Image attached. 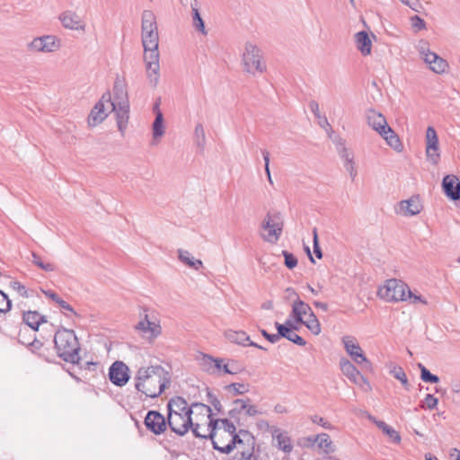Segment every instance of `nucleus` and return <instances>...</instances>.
<instances>
[{
	"label": "nucleus",
	"instance_id": "f257e3e1",
	"mask_svg": "<svg viewBox=\"0 0 460 460\" xmlns=\"http://www.w3.org/2000/svg\"><path fill=\"white\" fill-rule=\"evenodd\" d=\"M141 40L146 75L150 84L155 87L160 77L159 35L155 15L150 10H145L142 13Z\"/></svg>",
	"mask_w": 460,
	"mask_h": 460
},
{
	"label": "nucleus",
	"instance_id": "f03ea898",
	"mask_svg": "<svg viewBox=\"0 0 460 460\" xmlns=\"http://www.w3.org/2000/svg\"><path fill=\"white\" fill-rule=\"evenodd\" d=\"M135 388L146 397H158L171 384V374L161 365L139 367L134 377Z\"/></svg>",
	"mask_w": 460,
	"mask_h": 460
},
{
	"label": "nucleus",
	"instance_id": "7ed1b4c3",
	"mask_svg": "<svg viewBox=\"0 0 460 460\" xmlns=\"http://www.w3.org/2000/svg\"><path fill=\"white\" fill-rule=\"evenodd\" d=\"M208 434H203L204 438H209L211 439L213 448L222 454H230L234 448L236 453L239 449H243L245 446H250L255 443L253 435L246 429H239L237 435H229L225 431L212 430L208 428Z\"/></svg>",
	"mask_w": 460,
	"mask_h": 460
},
{
	"label": "nucleus",
	"instance_id": "20e7f679",
	"mask_svg": "<svg viewBox=\"0 0 460 460\" xmlns=\"http://www.w3.org/2000/svg\"><path fill=\"white\" fill-rule=\"evenodd\" d=\"M54 344L60 358L72 364L79 363L81 348L74 331L66 328L58 330L54 336Z\"/></svg>",
	"mask_w": 460,
	"mask_h": 460
},
{
	"label": "nucleus",
	"instance_id": "39448f33",
	"mask_svg": "<svg viewBox=\"0 0 460 460\" xmlns=\"http://www.w3.org/2000/svg\"><path fill=\"white\" fill-rule=\"evenodd\" d=\"M366 119L369 127L376 131L386 142V144L396 152H402L403 146L394 129L388 125L385 116L369 109L366 111Z\"/></svg>",
	"mask_w": 460,
	"mask_h": 460
},
{
	"label": "nucleus",
	"instance_id": "423d86ee",
	"mask_svg": "<svg viewBox=\"0 0 460 460\" xmlns=\"http://www.w3.org/2000/svg\"><path fill=\"white\" fill-rule=\"evenodd\" d=\"M167 422L170 429L178 436H184L190 429L197 438H205V436L199 431L200 424L194 423L191 415L185 413H168Z\"/></svg>",
	"mask_w": 460,
	"mask_h": 460
},
{
	"label": "nucleus",
	"instance_id": "0eeeda50",
	"mask_svg": "<svg viewBox=\"0 0 460 460\" xmlns=\"http://www.w3.org/2000/svg\"><path fill=\"white\" fill-rule=\"evenodd\" d=\"M284 227V221L280 212L267 213L261 222V228L265 231L261 234L268 243H276L280 238Z\"/></svg>",
	"mask_w": 460,
	"mask_h": 460
},
{
	"label": "nucleus",
	"instance_id": "6e6552de",
	"mask_svg": "<svg viewBox=\"0 0 460 460\" xmlns=\"http://www.w3.org/2000/svg\"><path fill=\"white\" fill-rule=\"evenodd\" d=\"M243 64L244 71L252 75L262 74L266 71V64L262 61L261 49L251 42L245 44Z\"/></svg>",
	"mask_w": 460,
	"mask_h": 460
},
{
	"label": "nucleus",
	"instance_id": "1a4fd4ad",
	"mask_svg": "<svg viewBox=\"0 0 460 460\" xmlns=\"http://www.w3.org/2000/svg\"><path fill=\"white\" fill-rule=\"evenodd\" d=\"M409 287L403 281L391 279L385 281V284L379 288L377 295L380 298L387 302H399L407 299Z\"/></svg>",
	"mask_w": 460,
	"mask_h": 460
},
{
	"label": "nucleus",
	"instance_id": "9d476101",
	"mask_svg": "<svg viewBox=\"0 0 460 460\" xmlns=\"http://www.w3.org/2000/svg\"><path fill=\"white\" fill-rule=\"evenodd\" d=\"M194 408L205 413L208 418L211 415V408L209 406L204 403H192L189 406L188 402L181 396L172 397L167 403L168 413L192 415Z\"/></svg>",
	"mask_w": 460,
	"mask_h": 460
},
{
	"label": "nucleus",
	"instance_id": "9b49d317",
	"mask_svg": "<svg viewBox=\"0 0 460 460\" xmlns=\"http://www.w3.org/2000/svg\"><path fill=\"white\" fill-rule=\"evenodd\" d=\"M60 48L59 40L53 35H44L34 38L27 44V50L30 52L49 53Z\"/></svg>",
	"mask_w": 460,
	"mask_h": 460
},
{
	"label": "nucleus",
	"instance_id": "f8f14e48",
	"mask_svg": "<svg viewBox=\"0 0 460 460\" xmlns=\"http://www.w3.org/2000/svg\"><path fill=\"white\" fill-rule=\"evenodd\" d=\"M425 140L427 158L432 164L437 165L440 159V153L438 134L433 127H428Z\"/></svg>",
	"mask_w": 460,
	"mask_h": 460
},
{
	"label": "nucleus",
	"instance_id": "ddd939ff",
	"mask_svg": "<svg viewBox=\"0 0 460 460\" xmlns=\"http://www.w3.org/2000/svg\"><path fill=\"white\" fill-rule=\"evenodd\" d=\"M251 399L247 398L243 399H236L232 402V408L228 411V415L231 419L236 420L239 421V416L242 412L244 411L245 415L253 417L259 414H261L255 405H252L249 402Z\"/></svg>",
	"mask_w": 460,
	"mask_h": 460
},
{
	"label": "nucleus",
	"instance_id": "4468645a",
	"mask_svg": "<svg viewBox=\"0 0 460 460\" xmlns=\"http://www.w3.org/2000/svg\"><path fill=\"white\" fill-rule=\"evenodd\" d=\"M140 317L141 320L136 325V330L140 332L143 336L147 337L149 340H154L161 334L162 328L160 324L149 320L146 309H143V314H140Z\"/></svg>",
	"mask_w": 460,
	"mask_h": 460
},
{
	"label": "nucleus",
	"instance_id": "2eb2a0df",
	"mask_svg": "<svg viewBox=\"0 0 460 460\" xmlns=\"http://www.w3.org/2000/svg\"><path fill=\"white\" fill-rule=\"evenodd\" d=\"M144 423L146 429L155 435L164 433L168 426L167 418L157 411H149Z\"/></svg>",
	"mask_w": 460,
	"mask_h": 460
},
{
	"label": "nucleus",
	"instance_id": "dca6fc26",
	"mask_svg": "<svg viewBox=\"0 0 460 460\" xmlns=\"http://www.w3.org/2000/svg\"><path fill=\"white\" fill-rule=\"evenodd\" d=\"M342 342L346 352L349 355L351 359L358 365L365 363L370 365V362L363 353L361 347L353 336H345L342 338Z\"/></svg>",
	"mask_w": 460,
	"mask_h": 460
},
{
	"label": "nucleus",
	"instance_id": "f3484780",
	"mask_svg": "<svg viewBox=\"0 0 460 460\" xmlns=\"http://www.w3.org/2000/svg\"><path fill=\"white\" fill-rule=\"evenodd\" d=\"M106 103L108 108L116 114V120L119 131L124 136L129 119V104L113 105L111 104V93H107Z\"/></svg>",
	"mask_w": 460,
	"mask_h": 460
},
{
	"label": "nucleus",
	"instance_id": "a211bd4d",
	"mask_svg": "<svg viewBox=\"0 0 460 460\" xmlns=\"http://www.w3.org/2000/svg\"><path fill=\"white\" fill-rule=\"evenodd\" d=\"M109 377L117 386L125 385L129 380V368L122 361H115L110 367Z\"/></svg>",
	"mask_w": 460,
	"mask_h": 460
},
{
	"label": "nucleus",
	"instance_id": "6ab92c4d",
	"mask_svg": "<svg viewBox=\"0 0 460 460\" xmlns=\"http://www.w3.org/2000/svg\"><path fill=\"white\" fill-rule=\"evenodd\" d=\"M340 367L344 376H346L352 383L357 385L363 386L366 385L369 386L368 382L363 375L357 369V367L347 358H341L340 361Z\"/></svg>",
	"mask_w": 460,
	"mask_h": 460
},
{
	"label": "nucleus",
	"instance_id": "aec40b11",
	"mask_svg": "<svg viewBox=\"0 0 460 460\" xmlns=\"http://www.w3.org/2000/svg\"><path fill=\"white\" fill-rule=\"evenodd\" d=\"M107 98V93L103 94L101 100L95 104V106L91 111V113L88 118V123L90 126L94 127L100 124L108 116L107 111H111V109L108 108V105L106 103Z\"/></svg>",
	"mask_w": 460,
	"mask_h": 460
},
{
	"label": "nucleus",
	"instance_id": "412c9836",
	"mask_svg": "<svg viewBox=\"0 0 460 460\" xmlns=\"http://www.w3.org/2000/svg\"><path fill=\"white\" fill-rule=\"evenodd\" d=\"M442 189L446 196L451 200L460 199V181L456 175H446L442 181Z\"/></svg>",
	"mask_w": 460,
	"mask_h": 460
},
{
	"label": "nucleus",
	"instance_id": "4be33fe9",
	"mask_svg": "<svg viewBox=\"0 0 460 460\" xmlns=\"http://www.w3.org/2000/svg\"><path fill=\"white\" fill-rule=\"evenodd\" d=\"M226 338L232 343L242 346H252L260 349L266 350V349L250 340V336L243 331L228 330L225 333Z\"/></svg>",
	"mask_w": 460,
	"mask_h": 460
},
{
	"label": "nucleus",
	"instance_id": "5701e85b",
	"mask_svg": "<svg viewBox=\"0 0 460 460\" xmlns=\"http://www.w3.org/2000/svg\"><path fill=\"white\" fill-rule=\"evenodd\" d=\"M399 206L400 209L406 217L418 215L423 208L419 196H411L408 199L402 200Z\"/></svg>",
	"mask_w": 460,
	"mask_h": 460
},
{
	"label": "nucleus",
	"instance_id": "b1692460",
	"mask_svg": "<svg viewBox=\"0 0 460 460\" xmlns=\"http://www.w3.org/2000/svg\"><path fill=\"white\" fill-rule=\"evenodd\" d=\"M112 92H113V101H111V104H113V105L129 104L127 86L123 80L119 79V77L115 80Z\"/></svg>",
	"mask_w": 460,
	"mask_h": 460
},
{
	"label": "nucleus",
	"instance_id": "393cba45",
	"mask_svg": "<svg viewBox=\"0 0 460 460\" xmlns=\"http://www.w3.org/2000/svg\"><path fill=\"white\" fill-rule=\"evenodd\" d=\"M313 313L314 312L310 305L297 297L292 304V312L290 316L294 317L296 323H298L303 322L304 317H307Z\"/></svg>",
	"mask_w": 460,
	"mask_h": 460
},
{
	"label": "nucleus",
	"instance_id": "a878e982",
	"mask_svg": "<svg viewBox=\"0 0 460 460\" xmlns=\"http://www.w3.org/2000/svg\"><path fill=\"white\" fill-rule=\"evenodd\" d=\"M59 20L65 28L79 31L84 30V24L80 16L74 12L66 11L60 14Z\"/></svg>",
	"mask_w": 460,
	"mask_h": 460
},
{
	"label": "nucleus",
	"instance_id": "bb28decb",
	"mask_svg": "<svg viewBox=\"0 0 460 460\" xmlns=\"http://www.w3.org/2000/svg\"><path fill=\"white\" fill-rule=\"evenodd\" d=\"M424 61L429 69L436 74H443L448 68L447 61L435 52L428 54L427 58H424Z\"/></svg>",
	"mask_w": 460,
	"mask_h": 460
},
{
	"label": "nucleus",
	"instance_id": "cd10ccee",
	"mask_svg": "<svg viewBox=\"0 0 460 460\" xmlns=\"http://www.w3.org/2000/svg\"><path fill=\"white\" fill-rule=\"evenodd\" d=\"M208 419V428L212 429V430H221L229 435H237L238 432H236L234 424L228 419L214 420L211 416Z\"/></svg>",
	"mask_w": 460,
	"mask_h": 460
},
{
	"label": "nucleus",
	"instance_id": "c85d7f7f",
	"mask_svg": "<svg viewBox=\"0 0 460 460\" xmlns=\"http://www.w3.org/2000/svg\"><path fill=\"white\" fill-rule=\"evenodd\" d=\"M22 322L29 326L32 332H36L39 326L46 323V317L37 311H27L22 313Z\"/></svg>",
	"mask_w": 460,
	"mask_h": 460
},
{
	"label": "nucleus",
	"instance_id": "c756f323",
	"mask_svg": "<svg viewBox=\"0 0 460 460\" xmlns=\"http://www.w3.org/2000/svg\"><path fill=\"white\" fill-rule=\"evenodd\" d=\"M273 438L277 441V447L285 453H290L293 449L291 439L287 432H282L280 429H275Z\"/></svg>",
	"mask_w": 460,
	"mask_h": 460
},
{
	"label": "nucleus",
	"instance_id": "7c9ffc66",
	"mask_svg": "<svg viewBox=\"0 0 460 460\" xmlns=\"http://www.w3.org/2000/svg\"><path fill=\"white\" fill-rule=\"evenodd\" d=\"M356 45L358 49L363 56H367L371 53V40L368 34L362 31L355 34Z\"/></svg>",
	"mask_w": 460,
	"mask_h": 460
},
{
	"label": "nucleus",
	"instance_id": "2f4dec72",
	"mask_svg": "<svg viewBox=\"0 0 460 460\" xmlns=\"http://www.w3.org/2000/svg\"><path fill=\"white\" fill-rule=\"evenodd\" d=\"M155 119L153 122V136L154 138L160 137L164 134V116L162 111L159 110V103L156 102L155 105Z\"/></svg>",
	"mask_w": 460,
	"mask_h": 460
},
{
	"label": "nucleus",
	"instance_id": "473e14b6",
	"mask_svg": "<svg viewBox=\"0 0 460 460\" xmlns=\"http://www.w3.org/2000/svg\"><path fill=\"white\" fill-rule=\"evenodd\" d=\"M178 253L179 260L190 268L199 270L203 266V262L200 260L192 257L188 251L179 249Z\"/></svg>",
	"mask_w": 460,
	"mask_h": 460
},
{
	"label": "nucleus",
	"instance_id": "72a5a7b5",
	"mask_svg": "<svg viewBox=\"0 0 460 460\" xmlns=\"http://www.w3.org/2000/svg\"><path fill=\"white\" fill-rule=\"evenodd\" d=\"M254 445L245 446L243 449H239V453L229 458V460H257V456H254Z\"/></svg>",
	"mask_w": 460,
	"mask_h": 460
},
{
	"label": "nucleus",
	"instance_id": "f704fd0d",
	"mask_svg": "<svg viewBox=\"0 0 460 460\" xmlns=\"http://www.w3.org/2000/svg\"><path fill=\"white\" fill-rule=\"evenodd\" d=\"M223 362V358H214L208 355H204L203 357V365L206 370L212 374L215 373L216 370L221 371V363Z\"/></svg>",
	"mask_w": 460,
	"mask_h": 460
},
{
	"label": "nucleus",
	"instance_id": "c9c22d12",
	"mask_svg": "<svg viewBox=\"0 0 460 460\" xmlns=\"http://www.w3.org/2000/svg\"><path fill=\"white\" fill-rule=\"evenodd\" d=\"M299 323L304 324L314 335H318L321 332L320 322L314 313L305 317V320L303 319V322H300Z\"/></svg>",
	"mask_w": 460,
	"mask_h": 460
},
{
	"label": "nucleus",
	"instance_id": "e433bc0d",
	"mask_svg": "<svg viewBox=\"0 0 460 460\" xmlns=\"http://www.w3.org/2000/svg\"><path fill=\"white\" fill-rule=\"evenodd\" d=\"M195 5H197V1L196 0H195ZM191 9H192V24H193V27L197 31H200L203 35H207L208 31H206L205 23H204L203 19L200 16L199 9L196 6H194L193 4H191Z\"/></svg>",
	"mask_w": 460,
	"mask_h": 460
},
{
	"label": "nucleus",
	"instance_id": "4c0bfd02",
	"mask_svg": "<svg viewBox=\"0 0 460 460\" xmlns=\"http://www.w3.org/2000/svg\"><path fill=\"white\" fill-rule=\"evenodd\" d=\"M389 368L390 373L394 375V377L399 380L406 390H410V385L403 369L394 363H390Z\"/></svg>",
	"mask_w": 460,
	"mask_h": 460
},
{
	"label": "nucleus",
	"instance_id": "58836bf2",
	"mask_svg": "<svg viewBox=\"0 0 460 460\" xmlns=\"http://www.w3.org/2000/svg\"><path fill=\"white\" fill-rule=\"evenodd\" d=\"M315 441L317 442L318 447L324 452L328 453L333 451L332 442L328 434L323 433L321 435H318Z\"/></svg>",
	"mask_w": 460,
	"mask_h": 460
},
{
	"label": "nucleus",
	"instance_id": "ea45409f",
	"mask_svg": "<svg viewBox=\"0 0 460 460\" xmlns=\"http://www.w3.org/2000/svg\"><path fill=\"white\" fill-rule=\"evenodd\" d=\"M35 338L34 332L28 330L26 327L20 328L18 332V341L28 346L31 340Z\"/></svg>",
	"mask_w": 460,
	"mask_h": 460
},
{
	"label": "nucleus",
	"instance_id": "a19ab883",
	"mask_svg": "<svg viewBox=\"0 0 460 460\" xmlns=\"http://www.w3.org/2000/svg\"><path fill=\"white\" fill-rule=\"evenodd\" d=\"M419 367L420 368V378L422 381L431 384H436L439 382V377L429 372L422 364H419Z\"/></svg>",
	"mask_w": 460,
	"mask_h": 460
},
{
	"label": "nucleus",
	"instance_id": "79ce46f5",
	"mask_svg": "<svg viewBox=\"0 0 460 460\" xmlns=\"http://www.w3.org/2000/svg\"><path fill=\"white\" fill-rule=\"evenodd\" d=\"M10 287L23 297H30L32 296L33 290H29L19 281H12L10 283Z\"/></svg>",
	"mask_w": 460,
	"mask_h": 460
},
{
	"label": "nucleus",
	"instance_id": "37998d69",
	"mask_svg": "<svg viewBox=\"0 0 460 460\" xmlns=\"http://www.w3.org/2000/svg\"><path fill=\"white\" fill-rule=\"evenodd\" d=\"M226 389L234 395L243 394L249 391L248 385L241 383H232L228 385Z\"/></svg>",
	"mask_w": 460,
	"mask_h": 460
},
{
	"label": "nucleus",
	"instance_id": "c03bdc74",
	"mask_svg": "<svg viewBox=\"0 0 460 460\" xmlns=\"http://www.w3.org/2000/svg\"><path fill=\"white\" fill-rule=\"evenodd\" d=\"M194 136H195L197 145L199 147L203 148L205 142H206V135H205V130H204L202 124L199 123L196 125L195 130H194Z\"/></svg>",
	"mask_w": 460,
	"mask_h": 460
},
{
	"label": "nucleus",
	"instance_id": "a18cd8bd",
	"mask_svg": "<svg viewBox=\"0 0 460 460\" xmlns=\"http://www.w3.org/2000/svg\"><path fill=\"white\" fill-rule=\"evenodd\" d=\"M12 308V301L7 295L0 290V313H7Z\"/></svg>",
	"mask_w": 460,
	"mask_h": 460
},
{
	"label": "nucleus",
	"instance_id": "49530a36",
	"mask_svg": "<svg viewBox=\"0 0 460 460\" xmlns=\"http://www.w3.org/2000/svg\"><path fill=\"white\" fill-rule=\"evenodd\" d=\"M282 254L285 259V261H284L285 266L288 269L292 270L297 265V259L296 258V256L293 253H291L288 251H283Z\"/></svg>",
	"mask_w": 460,
	"mask_h": 460
},
{
	"label": "nucleus",
	"instance_id": "de8ad7c7",
	"mask_svg": "<svg viewBox=\"0 0 460 460\" xmlns=\"http://www.w3.org/2000/svg\"><path fill=\"white\" fill-rule=\"evenodd\" d=\"M438 400L432 394H428L423 401V403L420 405L421 408H428L429 410H433L437 407Z\"/></svg>",
	"mask_w": 460,
	"mask_h": 460
},
{
	"label": "nucleus",
	"instance_id": "09e8293b",
	"mask_svg": "<svg viewBox=\"0 0 460 460\" xmlns=\"http://www.w3.org/2000/svg\"><path fill=\"white\" fill-rule=\"evenodd\" d=\"M340 157L343 161V164L346 163H349L354 160V155L352 151L348 149L347 147H342L340 152H338Z\"/></svg>",
	"mask_w": 460,
	"mask_h": 460
},
{
	"label": "nucleus",
	"instance_id": "8fccbe9b",
	"mask_svg": "<svg viewBox=\"0 0 460 460\" xmlns=\"http://www.w3.org/2000/svg\"><path fill=\"white\" fill-rule=\"evenodd\" d=\"M275 327L278 331V333H276L277 336H279V341L280 340V338H288L289 332H290V328H288L287 325H283L278 322L275 323Z\"/></svg>",
	"mask_w": 460,
	"mask_h": 460
},
{
	"label": "nucleus",
	"instance_id": "3c124183",
	"mask_svg": "<svg viewBox=\"0 0 460 460\" xmlns=\"http://www.w3.org/2000/svg\"><path fill=\"white\" fill-rule=\"evenodd\" d=\"M318 124L321 128H324L328 132L329 137H332V135L334 134L332 127L330 126L327 118L324 115H320L317 117Z\"/></svg>",
	"mask_w": 460,
	"mask_h": 460
},
{
	"label": "nucleus",
	"instance_id": "603ef678",
	"mask_svg": "<svg viewBox=\"0 0 460 460\" xmlns=\"http://www.w3.org/2000/svg\"><path fill=\"white\" fill-rule=\"evenodd\" d=\"M262 156L265 162V172L267 174L268 181L270 184H273V181L270 171V153L267 150H262Z\"/></svg>",
	"mask_w": 460,
	"mask_h": 460
},
{
	"label": "nucleus",
	"instance_id": "864d4df0",
	"mask_svg": "<svg viewBox=\"0 0 460 460\" xmlns=\"http://www.w3.org/2000/svg\"><path fill=\"white\" fill-rule=\"evenodd\" d=\"M287 340H288L289 341H291L298 346H305L306 344V341L301 336H299L293 331H290Z\"/></svg>",
	"mask_w": 460,
	"mask_h": 460
},
{
	"label": "nucleus",
	"instance_id": "5fc2aeb1",
	"mask_svg": "<svg viewBox=\"0 0 460 460\" xmlns=\"http://www.w3.org/2000/svg\"><path fill=\"white\" fill-rule=\"evenodd\" d=\"M417 49L419 50V52L420 53V55L424 58H427V55L429 54V53H432L430 50H429V42L426 41V40H420L418 45H417Z\"/></svg>",
	"mask_w": 460,
	"mask_h": 460
},
{
	"label": "nucleus",
	"instance_id": "6e6d98bb",
	"mask_svg": "<svg viewBox=\"0 0 460 460\" xmlns=\"http://www.w3.org/2000/svg\"><path fill=\"white\" fill-rule=\"evenodd\" d=\"M313 235H314V252L315 256L318 259H322L323 258V252H322V250H321L320 245H319L318 235H317V229L316 228H314Z\"/></svg>",
	"mask_w": 460,
	"mask_h": 460
},
{
	"label": "nucleus",
	"instance_id": "4d7b16f0",
	"mask_svg": "<svg viewBox=\"0 0 460 460\" xmlns=\"http://www.w3.org/2000/svg\"><path fill=\"white\" fill-rule=\"evenodd\" d=\"M385 434H386L394 443L399 444L401 442V436L399 432H397L395 429H394L392 427H388L385 431Z\"/></svg>",
	"mask_w": 460,
	"mask_h": 460
},
{
	"label": "nucleus",
	"instance_id": "13d9d810",
	"mask_svg": "<svg viewBox=\"0 0 460 460\" xmlns=\"http://www.w3.org/2000/svg\"><path fill=\"white\" fill-rule=\"evenodd\" d=\"M411 27L416 31H420L425 28V22L418 15H414L411 18Z\"/></svg>",
	"mask_w": 460,
	"mask_h": 460
},
{
	"label": "nucleus",
	"instance_id": "bf43d9fd",
	"mask_svg": "<svg viewBox=\"0 0 460 460\" xmlns=\"http://www.w3.org/2000/svg\"><path fill=\"white\" fill-rule=\"evenodd\" d=\"M407 297L409 299H411V303H412V304H417V303H421L423 305L428 304L427 300L423 296L413 294L410 290V288L408 289Z\"/></svg>",
	"mask_w": 460,
	"mask_h": 460
},
{
	"label": "nucleus",
	"instance_id": "052dcab7",
	"mask_svg": "<svg viewBox=\"0 0 460 460\" xmlns=\"http://www.w3.org/2000/svg\"><path fill=\"white\" fill-rule=\"evenodd\" d=\"M27 347L30 349L31 352L37 353L43 347V343L40 340H37L35 337L31 340V341L29 343Z\"/></svg>",
	"mask_w": 460,
	"mask_h": 460
},
{
	"label": "nucleus",
	"instance_id": "680f3d73",
	"mask_svg": "<svg viewBox=\"0 0 460 460\" xmlns=\"http://www.w3.org/2000/svg\"><path fill=\"white\" fill-rule=\"evenodd\" d=\"M343 165H344L345 170L349 172L351 180L354 181L358 174L357 169L354 164V160L349 163H346Z\"/></svg>",
	"mask_w": 460,
	"mask_h": 460
},
{
	"label": "nucleus",
	"instance_id": "e2e57ef3",
	"mask_svg": "<svg viewBox=\"0 0 460 460\" xmlns=\"http://www.w3.org/2000/svg\"><path fill=\"white\" fill-rule=\"evenodd\" d=\"M330 138L334 143L337 152H340L342 147H346L345 140L342 137H341L340 136L332 135V137H330Z\"/></svg>",
	"mask_w": 460,
	"mask_h": 460
},
{
	"label": "nucleus",
	"instance_id": "0e129e2a",
	"mask_svg": "<svg viewBox=\"0 0 460 460\" xmlns=\"http://www.w3.org/2000/svg\"><path fill=\"white\" fill-rule=\"evenodd\" d=\"M62 309L70 312L71 314L77 315L73 307L61 297L56 302Z\"/></svg>",
	"mask_w": 460,
	"mask_h": 460
},
{
	"label": "nucleus",
	"instance_id": "69168bd1",
	"mask_svg": "<svg viewBox=\"0 0 460 460\" xmlns=\"http://www.w3.org/2000/svg\"><path fill=\"white\" fill-rule=\"evenodd\" d=\"M312 420L314 423H317L326 429H328L331 426V424L326 420H324L323 417H320L318 415L313 416Z\"/></svg>",
	"mask_w": 460,
	"mask_h": 460
},
{
	"label": "nucleus",
	"instance_id": "338daca9",
	"mask_svg": "<svg viewBox=\"0 0 460 460\" xmlns=\"http://www.w3.org/2000/svg\"><path fill=\"white\" fill-rule=\"evenodd\" d=\"M261 333L266 340H268L271 343H276L279 341V336H277L276 334H270L267 332L264 329L261 330Z\"/></svg>",
	"mask_w": 460,
	"mask_h": 460
},
{
	"label": "nucleus",
	"instance_id": "774afa93",
	"mask_svg": "<svg viewBox=\"0 0 460 460\" xmlns=\"http://www.w3.org/2000/svg\"><path fill=\"white\" fill-rule=\"evenodd\" d=\"M38 267L40 268L41 270H43L44 271H47V272L54 271L57 269V267H56V265L54 263L44 262V261L40 263Z\"/></svg>",
	"mask_w": 460,
	"mask_h": 460
}]
</instances>
